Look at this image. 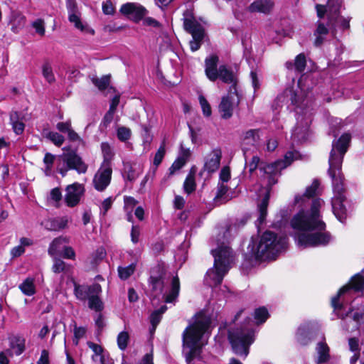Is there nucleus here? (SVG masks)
Listing matches in <instances>:
<instances>
[{
	"label": "nucleus",
	"mask_w": 364,
	"mask_h": 364,
	"mask_svg": "<svg viewBox=\"0 0 364 364\" xmlns=\"http://www.w3.org/2000/svg\"><path fill=\"white\" fill-rule=\"evenodd\" d=\"M52 269H53V272H55V273H60V272L67 273L70 271V266L69 264H66L63 260L58 259V258H55L54 263L52 267Z\"/></svg>",
	"instance_id": "ea45409f"
},
{
	"label": "nucleus",
	"mask_w": 364,
	"mask_h": 364,
	"mask_svg": "<svg viewBox=\"0 0 364 364\" xmlns=\"http://www.w3.org/2000/svg\"><path fill=\"white\" fill-rule=\"evenodd\" d=\"M211 252L215 264L230 270L235 262V254L231 248L227 245H221Z\"/></svg>",
	"instance_id": "9b49d317"
},
{
	"label": "nucleus",
	"mask_w": 364,
	"mask_h": 364,
	"mask_svg": "<svg viewBox=\"0 0 364 364\" xmlns=\"http://www.w3.org/2000/svg\"><path fill=\"white\" fill-rule=\"evenodd\" d=\"M221 159V149L220 147L213 149L205 156L204 165L199 175L202 176L205 172H207L208 176H210L212 173L217 171L220 167Z\"/></svg>",
	"instance_id": "ddd939ff"
},
{
	"label": "nucleus",
	"mask_w": 364,
	"mask_h": 364,
	"mask_svg": "<svg viewBox=\"0 0 364 364\" xmlns=\"http://www.w3.org/2000/svg\"><path fill=\"white\" fill-rule=\"evenodd\" d=\"M228 191V188L227 186L224 185L223 183L218 184L217 193L215 196V202H220V203H222L228 200L229 198L226 196Z\"/></svg>",
	"instance_id": "58836bf2"
},
{
	"label": "nucleus",
	"mask_w": 364,
	"mask_h": 364,
	"mask_svg": "<svg viewBox=\"0 0 364 364\" xmlns=\"http://www.w3.org/2000/svg\"><path fill=\"white\" fill-rule=\"evenodd\" d=\"M166 153L164 142L160 146L158 151L155 154L154 159V164L157 167L162 161Z\"/></svg>",
	"instance_id": "8fccbe9b"
},
{
	"label": "nucleus",
	"mask_w": 364,
	"mask_h": 364,
	"mask_svg": "<svg viewBox=\"0 0 364 364\" xmlns=\"http://www.w3.org/2000/svg\"><path fill=\"white\" fill-rule=\"evenodd\" d=\"M218 75V78H220L223 82L232 84L230 87V90H231V91H234V93H235V96L237 97L236 105H238L240 100L236 90L237 79L233 72L230 69L228 68L226 65H223L219 67Z\"/></svg>",
	"instance_id": "aec40b11"
},
{
	"label": "nucleus",
	"mask_w": 364,
	"mask_h": 364,
	"mask_svg": "<svg viewBox=\"0 0 364 364\" xmlns=\"http://www.w3.org/2000/svg\"><path fill=\"white\" fill-rule=\"evenodd\" d=\"M112 173L111 166L101 165L92 180L94 188L98 191H105L110 183Z\"/></svg>",
	"instance_id": "2eb2a0df"
},
{
	"label": "nucleus",
	"mask_w": 364,
	"mask_h": 364,
	"mask_svg": "<svg viewBox=\"0 0 364 364\" xmlns=\"http://www.w3.org/2000/svg\"><path fill=\"white\" fill-rule=\"evenodd\" d=\"M218 61L219 58L216 55H212L205 60V75L210 81H215L218 78L217 69Z\"/></svg>",
	"instance_id": "4be33fe9"
},
{
	"label": "nucleus",
	"mask_w": 364,
	"mask_h": 364,
	"mask_svg": "<svg viewBox=\"0 0 364 364\" xmlns=\"http://www.w3.org/2000/svg\"><path fill=\"white\" fill-rule=\"evenodd\" d=\"M254 317L257 320V323H262L269 317V313L265 307H260L255 309Z\"/></svg>",
	"instance_id": "49530a36"
},
{
	"label": "nucleus",
	"mask_w": 364,
	"mask_h": 364,
	"mask_svg": "<svg viewBox=\"0 0 364 364\" xmlns=\"http://www.w3.org/2000/svg\"><path fill=\"white\" fill-rule=\"evenodd\" d=\"M10 347L16 355H21L25 350V339L20 336L14 337L11 339Z\"/></svg>",
	"instance_id": "473e14b6"
},
{
	"label": "nucleus",
	"mask_w": 364,
	"mask_h": 364,
	"mask_svg": "<svg viewBox=\"0 0 364 364\" xmlns=\"http://www.w3.org/2000/svg\"><path fill=\"white\" fill-rule=\"evenodd\" d=\"M294 65L295 70L299 73H301L305 70L306 60L304 53H300L296 57Z\"/></svg>",
	"instance_id": "c03bdc74"
},
{
	"label": "nucleus",
	"mask_w": 364,
	"mask_h": 364,
	"mask_svg": "<svg viewBox=\"0 0 364 364\" xmlns=\"http://www.w3.org/2000/svg\"><path fill=\"white\" fill-rule=\"evenodd\" d=\"M70 219L68 216L56 217L45 222V228L50 231H58L68 227Z\"/></svg>",
	"instance_id": "b1692460"
},
{
	"label": "nucleus",
	"mask_w": 364,
	"mask_h": 364,
	"mask_svg": "<svg viewBox=\"0 0 364 364\" xmlns=\"http://www.w3.org/2000/svg\"><path fill=\"white\" fill-rule=\"evenodd\" d=\"M45 136L57 146H60L65 141L64 136L58 132H47L45 134Z\"/></svg>",
	"instance_id": "a19ab883"
},
{
	"label": "nucleus",
	"mask_w": 364,
	"mask_h": 364,
	"mask_svg": "<svg viewBox=\"0 0 364 364\" xmlns=\"http://www.w3.org/2000/svg\"><path fill=\"white\" fill-rule=\"evenodd\" d=\"M124 207L133 208L138 203V201L131 196H124Z\"/></svg>",
	"instance_id": "774afa93"
},
{
	"label": "nucleus",
	"mask_w": 364,
	"mask_h": 364,
	"mask_svg": "<svg viewBox=\"0 0 364 364\" xmlns=\"http://www.w3.org/2000/svg\"><path fill=\"white\" fill-rule=\"evenodd\" d=\"M364 289V277L361 274H357L352 277L348 284L343 287L337 295L332 298L331 304L334 309H341L343 304L339 303V298L343 294L348 292L350 289L355 291H360Z\"/></svg>",
	"instance_id": "f8f14e48"
},
{
	"label": "nucleus",
	"mask_w": 364,
	"mask_h": 364,
	"mask_svg": "<svg viewBox=\"0 0 364 364\" xmlns=\"http://www.w3.org/2000/svg\"><path fill=\"white\" fill-rule=\"evenodd\" d=\"M151 291L155 295H162L166 304H175L180 292V280L176 274L168 271L164 264L154 266L149 279Z\"/></svg>",
	"instance_id": "7ed1b4c3"
},
{
	"label": "nucleus",
	"mask_w": 364,
	"mask_h": 364,
	"mask_svg": "<svg viewBox=\"0 0 364 364\" xmlns=\"http://www.w3.org/2000/svg\"><path fill=\"white\" fill-rule=\"evenodd\" d=\"M139 176V173L135 171L130 164H126L124 168L123 177L125 180L133 182Z\"/></svg>",
	"instance_id": "4c0bfd02"
},
{
	"label": "nucleus",
	"mask_w": 364,
	"mask_h": 364,
	"mask_svg": "<svg viewBox=\"0 0 364 364\" xmlns=\"http://www.w3.org/2000/svg\"><path fill=\"white\" fill-rule=\"evenodd\" d=\"M42 73L44 78L48 83H53L55 81L51 65L48 63H45L42 66Z\"/></svg>",
	"instance_id": "79ce46f5"
},
{
	"label": "nucleus",
	"mask_w": 364,
	"mask_h": 364,
	"mask_svg": "<svg viewBox=\"0 0 364 364\" xmlns=\"http://www.w3.org/2000/svg\"><path fill=\"white\" fill-rule=\"evenodd\" d=\"M117 134L121 141H126L131 136V130L127 127H121L118 128Z\"/></svg>",
	"instance_id": "09e8293b"
},
{
	"label": "nucleus",
	"mask_w": 364,
	"mask_h": 364,
	"mask_svg": "<svg viewBox=\"0 0 364 364\" xmlns=\"http://www.w3.org/2000/svg\"><path fill=\"white\" fill-rule=\"evenodd\" d=\"M273 6V2L269 0H257L249 6L248 10L250 12L267 14L270 12Z\"/></svg>",
	"instance_id": "a878e982"
},
{
	"label": "nucleus",
	"mask_w": 364,
	"mask_h": 364,
	"mask_svg": "<svg viewBox=\"0 0 364 364\" xmlns=\"http://www.w3.org/2000/svg\"><path fill=\"white\" fill-rule=\"evenodd\" d=\"M140 235V228L139 226L133 225L131 230V239L133 243L136 244L139 242Z\"/></svg>",
	"instance_id": "680f3d73"
},
{
	"label": "nucleus",
	"mask_w": 364,
	"mask_h": 364,
	"mask_svg": "<svg viewBox=\"0 0 364 364\" xmlns=\"http://www.w3.org/2000/svg\"><path fill=\"white\" fill-rule=\"evenodd\" d=\"M129 338V334L126 331H122L119 333L117 336V345L121 350H124L126 349Z\"/></svg>",
	"instance_id": "de8ad7c7"
},
{
	"label": "nucleus",
	"mask_w": 364,
	"mask_h": 364,
	"mask_svg": "<svg viewBox=\"0 0 364 364\" xmlns=\"http://www.w3.org/2000/svg\"><path fill=\"white\" fill-rule=\"evenodd\" d=\"M68 242L69 240L66 237L60 236L55 238L50 245L48 248V254L50 256L56 255L59 252L61 246L65 243H68Z\"/></svg>",
	"instance_id": "7c9ffc66"
},
{
	"label": "nucleus",
	"mask_w": 364,
	"mask_h": 364,
	"mask_svg": "<svg viewBox=\"0 0 364 364\" xmlns=\"http://www.w3.org/2000/svg\"><path fill=\"white\" fill-rule=\"evenodd\" d=\"M61 158L63 162L66 164L68 168L75 170L78 173H85L87 170V165L74 151L63 154Z\"/></svg>",
	"instance_id": "dca6fc26"
},
{
	"label": "nucleus",
	"mask_w": 364,
	"mask_h": 364,
	"mask_svg": "<svg viewBox=\"0 0 364 364\" xmlns=\"http://www.w3.org/2000/svg\"><path fill=\"white\" fill-rule=\"evenodd\" d=\"M350 140V135L343 134L336 143H333L328 160V174L332 179L334 196L332 198V209L336 217L342 223L347 217V210L343 202L346 198L344 194L343 176L341 173V166L345 153L347 151Z\"/></svg>",
	"instance_id": "f03ea898"
},
{
	"label": "nucleus",
	"mask_w": 364,
	"mask_h": 364,
	"mask_svg": "<svg viewBox=\"0 0 364 364\" xmlns=\"http://www.w3.org/2000/svg\"><path fill=\"white\" fill-rule=\"evenodd\" d=\"M199 102L202 107L203 114L207 117H209L211 114V108L205 97L200 95L199 97Z\"/></svg>",
	"instance_id": "603ef678"
},
{
	"label": "nucleus",
	"mask_w": 364,
	"mask_h": 364,
	"mask_svg": "<svg viewBox=\"0 0 364 364\" xmlns=\"http://www.w3.org/2000/svg\"><path fill=\"white\" fill-rule=\"evenodd\" d=\"M229 270L214 264L213 267L209 269L205 277V282L210 287L220 285Z\"/></svg>",
	"instance_id": "6ab92c4d"
},
{
	"label": "nucleus",
	"mask_w": 364,
	"mask_h": 364,
	"mask_svg": "<svg viewBox=\"0 0 364 364\" xmlns=\"http://www.w3.org/2000/svg\"><path fill=\"white\" fill-rule=\"evenodd\" d=\"M88 347L92 350L95 355H100V361L102 364H104V358L102 355L103 348L101 346L96 344L93 342L88 341L87 343Z\"/></svg>",
	"instance_id": "3c124183"
},
{
	"label": "nucleus",
	"mask_w": 364,
	"mask_h": 364,
	"mask_svg": "<svg viewBox=\"0 0 364 364\" xmlns=\"http://www.w3.org/2000/svg\"><path fill=\"white\" fill-rule=\"evenodd\" d=\"M86 330L83 327H75L74 329V336L75 340L74 342L75 345L78 344V340L82 338L85 334Z\"/></svg>",
	"instance_id": "13d9d810"
},
{
	"label": "nucleus",
	"mask_w": 364,
	"mask_h": 364,
	"mask_svg": "<svg viewBox=\"0 0 364 364\" xmlns=\"http://www.w3.org/2000/svg\"><path fill=\"white\" fill-rule=\"evenodd\" d=\"M19 289L26 296H32L36 293V287L34 279L31 277L26 278L20 285Z\"/></svg>",
	"instance_id": "2f4dec72"
},
{
	"label": "nucleus",
	"mask_w": 364,
	"mask_h": 364,
	"mask_svg": "<svg viewBox=\"0 0 364 364\" xmlns=\"http://www.w3.org/2000/svg\"><path fill=\"white\" fill-rule=\"evenodd\" d=\"M101 150L103 154L104 160L101 165L111 166V160L113 157V152L107 142H102L101 144Z\"/></svg>",
	"instance_id": "f704fd0d"
},
{
	"label": "nucleus",
	"mask_w": 364,
	"mask_h": 364,
	"mask_svg": "<svg viewBox=\"0 0 364 364\" xmlns=\"http://www.w3.org/2000/svg\"><path fill=\"white\" fill-rule=\"evenodd\" d=\"M50 199H52L53 200H54L55 202L60 201L62 198V194H61L60 188H55L52 189L50 191Z\"/></svg>",
	"instance_id": "69168bd1"
},
{
	"label": "nucleus",
	"mask_w": 364,
	"mask_h": 364,
	"mask_svg": "<svg viewBox=\"0 0 364 364\" xmlns=\"http://www.w3.org/2000/svg\"><path fill=\"white\" fill-rule=\"evenodd\" d=\"M341 0H328V26L334 33L338 28L346 30L350 28V18H344L339 15Z\"/></svg>",
	"instance_id": "9d476101"
},
{
	"label": "nucleus",
	"mask_w": 364,
	"mask_h": 364,
	"mask_svg": "<svg viewBox=\"0 0 364 364\" xmlns=\"http://www.w3.org/2000/svg\"><path fill=\"white\" fill-rule=\"evenodd\" d=\"M196 187L195 172L191 169L183 183L184 191L190 194L196 190Z\"/></svg>",
	"instance_id": "c9c22d12"
},
{
	"label": "nucleus",
	"mask_w": 364,
	"mask_h": 364,
	"mask_svg": "<svg viewBox=\"0 0 364 364\" xmlns=\"http://www.w3.org/2000/svg\"><path fill=\"white\" fill-rule=\"evenodd\" d=\"M120 12L134 22H139L146 14V10L136 3H127L121 6Z\"/></svg>",
	"instance_id": "a211bd4d"
},
{
	"label": "nucleus",
	"mask_w": 364,
	"mask_h": 364,
	"mask_svg": "<svg viewBox=\"0 0 364 364\" xmlns=\"http://www.w3.org/2000/svg\"><path fill=\"white\" fill-rule=\"evenodd\" d=\"M300 154L296 151H290L287 152L284 160H277L272 164L261 163L259 165L260 171L268 177V183L270 186L277 182V176L281 171L289 166L294 160L298 159Z\"/></svg>",
	"instance_id": "6e6552de"
},
{
	"label": "nucleus",
	"mask_w": 364,
	"mask_h": 364,
	"mask_svg": "<svg viewBox=\"0 0 364 364\" xmlns=\"http://www.w3.org/2000/svg\"><path fill=\"white\" fill-rule=\"evenodd\" d=\"M323 201L320 198L312 200L311 211H299L291 220V225L304 232L298 234V245L304 248L327 245L331 239L328 232H325L326 224L321 220L319 208Z\"/></svg>",
	"instance_id": "f257e3e1"
},
{
	"label": "nucleus",
	"mask_w": 364,
	"mask_h": 364,
	"mask_svg": "<svg viewBox=\"0 0 364 364\" xmlns=\"http://www.w3.org/2000/svg\"><path fill=\"white\" fill-rule=\"evenodd\" d=\"M269 192H267L261 202L258 204V210L259 215L256 222L257 227L262 225L265 220L267 213V206L269 204Z\"/></svg>",
	"instance_id": "cd10ccee"
},
{
	"label": "nucleus",
	"mask_w": 364,
	"mask_h": 364,
	"mask_svg": "<svg viewBox=\"0 0 364 364\" xmlns=\"http://www.w3.org/2000/svg\"><path fill=\"white\" fill-rule=\"evenodd\" d=\"M101 292V286L97 283L90 286L74 284V293L77 299L81 301L88 300L89 308L96 311H100L103 309V303L100 299Z\"/></svg>",
	"instance_id": "0eeeda50"
},
{
	"label": "nucleus",
	"mask_w": 364,
	"mask_h": 364,
	"mask_svg": "<svg viewBox=\"0 0 364 364\" xmlns=\"http://www.w3.org/2000/svg\"><path fill=\"white\" fill-rule=\"evenodd\" d=\"M102 11L107 15H112L114 13V7L110 0H107L102 3Z\"/></svg>",
	"instance_id": "6e6d98bb"
},
{
	"label": "nucleus",
	"mask_w": 364,
	"mask_h": 364,
	"mask_svg": "<svg viewBox=\"0 0 364 364\" xmlns=\"http://www.w3.org/2000/svg\"><path fill=\"white\" fill-rule=\"evenodd\" d=\"M183 28L186 31L191 34L193 39L190 41L192 51L198 50L201 46L205 36L203 26L195 18L193 12L186 9L183 12Z\"/></svg>",
	"instance_id": "1a4fd4ad"
},
{
	"label": "nucleus",
	"mask_w": 364,
	"mask_h": 364,
	"mask_svg": "<svg viewBox=\"0 0 364 364\" xmlns=\"http://www.w3.org/2000/svg\"><path fill=\"white\" fill-rule=\"evenodd\" d=\"M63 257L66 259H74L75 257V252L71 247L66 246L63 248Z\"/></svg>",
	"instance_id": "e2e57ef3"
},
{
	"label": "nucleus",
	"mask_w": 364,
	"mask_h": 364,
	"mask_svg": "<svg viewBox=\"0 0 364 364\" xmlns=\"http://www.w3.org/2000/svg\"><path fill=\"white\" fill-rule=\"evenodd\" d=\"M316 350L318 355L316 360V364H322L328 361L330 358V349L325 341L318 342L316 345Z\"/></svg>",
	"instance_id": "bb28decb"
},
{
	"label": "nucleus",
	"mask_w": 364,
	"mask_h": 364,
	"mask_svg": "<svg viewBox=\"0 0 364 364\" xmlns=\"http://www.w3.org/2000/svg\"><path fill=\"white\" fill-rule=\"evenodd\" d=\"M308 132V123L306 122L304 126H296L292 132V137L294 140L301 141L305 140Z\"/></svg>",
	"instance_id": "e433bc0d"
},
{
	"label": "nucleus",
	"mask_w": 364,
	"mask_h": 364,
	"mask_svg": "<svg viewBox=\"0 0 364 364\" xmlns=\"http://www.w3.org/2000/svg\"><path fill=\"white\" fill-rule=\"evenodd\" d=\"M230 178V171L229 167L224 166L220 173V180L223 182H227Z\"/></svg>",
	"instance_id": "bf43d9fd"
},
{
	"label": "nucleus",
	"mask_w": 364,
	"mask_h": 364,
	"mask_svg": "<svg viewBox=\"0 0 364 364\" xmlns=\"http://www.w3.org/2000/svg\"><path fill=\"white\" fill-rule=\"evenodd\" d=\"M259 158L258 156H253L251 161L247 164V168H249L250 173H252L254 171L257 169V167L259 168Z\"/></svg>",
	"instance_id": "4d7b16f0"
},
{
	"label": "nucleus",
	"mask_w": 364,
	"mask_h": 364,
	"mask_svg": "<svg viewBox=\"0 0 364 364\" xmlns=\"http://www.w3.org/2000/svg\"><path fill=\"white\" fill-rule=\"evenodd\" d=\"M66 8L68 13V20L73 23L74 26L82 32L90 33L94 34V30L84 25L81 20V14L79 11L77 4L75 0H66Z\"/></svg>",
	"instance_id": "4468645a"
},
{
	"label": "nucleus",
	"mask_w": 364,
	"mask_h": 364,
	"mask_svg": "<svg viewBox=\"0 0 364 364\" xmlns=\"http://www.w3.org/2000/svg\"><path fill=\"white\" fill-rule=\"evenodd\" d=\"M65 200L68 206L77 205L85 192L84 186L79 183H74L67 186Z\"/></svg>",
	"instance_id": "f3484780"
},
{
	"label": "nucleus",
	"mask_w": 364,
	"mask_h": 364,
	"mask_svg": "<svg viewBox=\"0 0 364 364\" xmlns=\"http://www.w3.org/2000/svg\"><path fill=\"white\" fill-rule=\"evenodd\" d=\"M92 83L100 90H105L109 85V77L108 75L102 76L100 78L93 77Z\"/></svg>",
	"instance_id": "a18cd8bd"
},
{
	"label": "nucleus",
	"mask_w": 364,
	"mask_h": 364,
	"mask_svg": "<svg viewBox=\"0 0 364 364\" xmlns=\"http://www.w3.org/2000/svg\"><path fill=\"white\" fill-rule=\"evenodd\" d=\"M261 131L259 129H250L244 132L242 136V144L245 146H257L261 141Z\"/></svg>",
	"instance_id": "393cba45"
},
{
	"label": "nucleus",
	"mask_w": 364,
	"mask_h": 364,
	"mask_svg": "<svg viewBox=\"0 0 364 364\" xmlns=\"http://www.w3.org/2000/svg\"><path fill=\"white\" fill-rule=\"evenodd\" d=\"M250 77H251V80H252V87H253L255 91H256L260 87L259 81L257 73L254 70H252L250 73Z\"/></svg>",
	"instance_id": "338daca9"
},
{
	"label": "nucleus",
	"mask_w": 364,
	"mask_h": 364,
	"mask_svg": "<svg viewBox=\"0 0 364 364\" xmlns=\"http://www.w3.org/2000/svg\"><path fill=\"white\" fill-rule=\"evenodd\" d=\"M33 27L35 28L36 32L41 36L45 34L44 21L42 19H37L33 23Z\"/></svg>",
	"instance_id": "5fc2aeb1"
},
{
	"label": "nucleus",
	"mask_w": 364,
	"mask_h": 364,
	"mask_svg": "<svg viewBox=\"0 0 364 364\" xmlns=\"http://www.w3.org/2000/svg\"><path fill=\"white\" fill-rule=\"evenodd\" d=\"M10 122L12 125L14 132L16 134H21L25 129L24 123L21 120L20 114L16 111L10 113Z\"/></svg>",
	"instance_id": "c85d7f7f"
},
{
	"label": "nucleus",
	"mask_w": 364,
	"mask_h": 364,
	"mask_svg": "<svg viewBox=\"0 0 364 364\" xmlns=\"http://www.w3.org/2000/svg\"><path fill=\"white\" fill-rule=\"evenodd\" d=\"M235 93L234 91L229 90V94L227 97L222 98L221 102L219 105V112L223 119H229L232 116L233 109L235 106L234 96Z\"/></svg>",
	"instance_id": "412c9836"
},
{
	"label": "nucleus",
	"mask_w": 364,
	"mask_h": 364,
	"mask_svg": "<svg viewBox=\"0 0 364 364\" xmlns=\"http://www.w3.org/2000/svg\"><path fill=\"white\" fill-rule=\"evenodd\" d=\"M228 340L234 353L246 358L250 346L254 341V332L248 328L229 329Z\"/></svg>",
	"instance_id": "423d86ee"
},
{
	"label": "nucleus",
	"mask_w": 364,
	"mask_h": 364,
	"mask_svg": "<svg viewBox=\"0 0 364 364\" xmlns=\"http://www.w3.org/2000/svg\"><path fill=\"white\" fill-rule=\"evenodd\" d=\"M186 163V161L184 159L178 157L169 168L170 173L173 174L175 171L181 169Z\"/></svg>",
	"instance_id": "864d4df0"
},
{
	"label": "nucleus",
	"mask_w": 364,
	"mask_h": 364,
	"mask_svg": "<svg viewBox=\"0 0 364 364\" xmlns=\"http://www.w3.org/2000/svg\"><path fill=\"white\" fill-rule=\"evenodd\" d=\"M57 129L63 133H68V131L71 129V122L70 121H67L65 122H58L56 125Z\"/></svg>",
	"instance_id": "0e129e2a"
},
{
	"label": "nucleus",
	"mask_w": 364,
	"mask_h": 364,
	"mask_svg": "<svg viewBox=\"0 0 364 364\" xmlns=\"http://www.w3.org/2000/svg\"><path fill=\"white\" fill-rule=\"evenodd\" d=\"M328 28L322 22H318L317 28L314 31V36L316 39L314 45L316 46H320L324 41L325 36L328 33Z\"/></svg>",
	"instance_id": "c756f323"
},
{
	"label": "nucleus",
	"mask_w": 364,
	"mask_h": 364,
	"mask_svg": "<svg viewBox=\"0 0 364 364\" xmlns=\"http://www.w3.org/2000/svg\"><path fill=\"white\" fill-rule=\"evenodd\" d=\"M195 321L183 331L182 335L183 346L189 348L186 360L190 363L199 356L200 349L204 345L203 337L210 327L211 318L203 312H199L195 316Z\"/></svg>",
	"instance_id": "20e7f679"
},
{
	"label": "nucleus",
	"mask_w": 364,
	"mask_h": 364,
	"mask_svg": "<svg viewBox=\"0 0 364 364\" xmlns=\"http://www.w3.org/2000/svg\"><path fill=\"white\" fill-rule=\"evenodd\" d=\"M167 310V306L166 305L161 306L159 309L155 310L152 312L150 316V321L152 325L153 331H155L157 325L161 320L162 314L166 312Z\"/></svg>",
	"instance_id": "72a5a7b5"
},
{
	"label": "nucleus",
	"mask_w": 364,
	"mask_h": 364,
	"mask_svg": "<svg viewBox=\"0 0 364 364\" xmlns=\"http://www.w3.org/2000/svg\"><path fill=\"white\" fill-rule=\"evenodd\" d=\"M54 159H55V156L50 154V153H46L45 156H44V159H43V162L45 163L46 166V170L47 171H50L51 169V167L53 166V164L54 162Z\"/></svg>",
	"instance_id": "052dcab7"
},
{
	"label": "nucleus",
	"mask_w": 364,
	"mask_h": 364,
	"mask_svg": "<svg viewBox=\"0 0 364 364\" xmlns=\"http://www.w3.org/2000/svg\"><path fill=\"white\" fill-rule=\"evenodd\" d=\"M318 186V181L314 180L311 185L306 188L304 195L295 197V203L306 206V204L310 202V198L316 195Z\"/></svg>",
	"instance_id": "5701e85b"
},
{
	"label": "nucleus",
	"mask_w": 364,
	"mask_h": 364,
	"mask_svg": "<svg viewBox=\"0 0 364 364\" xmlns=\"http://www.w3.org/2000/svg\"><path fill=\"white\" fill-rule=\"evenodd\" d=\"M135 271V264H131L127 267H118V274L120 277V279L123 280L127 279Z\"/></svg>",
	"instance_id": "37998d69"
},
{
	"label": "nucleus",
	"mask_w": 364,
	"mask_h": 364,
	"mask_svg": "<svg viewBox=\"0 0 364 364\" xmlns=\"http://www.w3.org/2000/svg\"><path fill=\"white\" fill-rule=\"evenodd\" d=\"M287 245V237H277L271 231H266L260 237L258 243L252 247V251L257 259H274L277 253L284 250Z\"/></svg>",
	"instance_id": "39448f33"
}]
</instances>
